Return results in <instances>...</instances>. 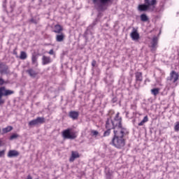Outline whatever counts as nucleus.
I'll return each mask as SVG.
<instances>
[{
	"mask_svg": "<svg viewBox=\"0 0 179 179\" xmlns=\"http://www.w3.org/2000/svg\"><path fill=\"white\" fill-rule=\"evenodd\" d=\"M52 61L51 60V57H47L45 55L42 57V64L43 65H48V64H51Z\"/></svg>",
	"mask_w": 179,
	"mask_h": 179,
	"instance_id": "18",
	"label": "nucleus"
},
{
	"mask_svg": "<svg viewBox=\"0 0 179 179\" xmlns=\"http://www.w3.org/2000/svg\"><path fill=\"white\" fill-rule=\"evenodd\" d=\"M159 41V38L157 36H154L151 41V51H156L157 48V43Z\"/></svg>",
	"mask_w": 179,
	"mask_h": 179,
	"instance_id": "11",
	"label": "nucleus"
},
{
	"mask_svg": "<svg viewBox=\"0 0 179 179\" xmlns=\"http://www.w3.org/2000/svg\"><path fill=\"white\" fill-rule=\"evenodd\" d=\"M15 91L7 90L5 87H0V97H6L8 96H11V94H14Z\"/></svg>",
	"mask_w": 179,
	"mask_h": 179,
	"instance_id": "5",
	"label": "nucleus"
},
{
	"mask_svg": "<svg viewBox=\"0 0 179 179\" xmlns=\"http://www.w3.org/2000/svg\"><path fill=\"white\" fill-rule=\"evenodd\" d=\"M113 103H117V98H113L112 99Z\"/></svg>",
	"mask_w": 179,
	"mask_h": 179,
	"instance_id": "38",
	"label": "nucleus"
},
{
	"mask_svg": "<svg viewBox=\"0 0 179 179\" xmlns=\"http://www.w3.org/2000/svg\"><path fill=\"white\" fill-rule=\"evenodd\" d=\"M20 155L16 150H10L7 154V157L9 159H12V157H17Z\"/></svg>",
	"mask_w": 179,
	"mask_h": 179,
	"instance_id": "13",
	"label": "nucleus"
},
{
	"mask_svg": "<svg viewBox=\"0 0 179 179\" xmlns=\"http://www.w3.org/2000/svg\"><path fill=\"white\" fill-rule=\"evenodd\" d=\"M0 73L1 75L6 74L8 75L9 73V67L3 63L0 64Z\"/></svg>",
	"mask_w": 179,
	"mask_h": 179,
	"instance_id": "9",
	"label": "nucleus"
},
{
	"mask_svg": "<svg viewBox=\"0 0 179 179\" xmlns=\"http://www.w3.org/2000/svg\"><path fill=\"white\" fill-rule=\"evenodd\" d=\"M62 136L64 139H75L76 134L71 133V129H67L62 131Z\"/></svg>",
	"mask_w": 179,
	"mask_h": 179,
	"instance_id": "6",
	"label": "nucleus"
},
{
	"mask_svg": "<svg viewBox=\"0 0 179 179\" xmlns=\"http://www.w3.org/2000/svg\"><path fill=\"white\" fill-rule=\"evenodd\" d=\"M96 64H97V62H96V60H92V66L94 67L96 66Z\"/></svg>",
	"mask_w": 179,
	"mask_h": 179,
	"instance_id": "35",
	"label": "nucleus"
},
{
	"mask_svg": "<svg viewBox=\"0 0 179 179\" xmlns=\"http://www.w3.org/2000/svg\"><path fill=\"white\" fill-rule=\"evenodd\" d=\"M147 82H150V80H149V78H146L145 80V83H146Z\"/></svg>",
	"mask_w": 179,
	"mask_h": 179,
	"instance_id": "39",
	"label": "nucleus"
},
{
	"mask_svg": "<svg viewBox=\"0 0 179 179\" xmlns=\"http://www.w3.org/2000/svg\"><path fill=\"white\" fill-rule=\"evenodd\" d=\"M148 121H149V117H148V115H146L143 117L141 122L138 124V127H143V125H145V124H146Z\"/></svg>",
	"mask_w": 179,
	"mask_h": 179,
	"instance_id": "23",
	"label": "nucleus"
},
{
	"mask_svg": "<svg viewBox=\"0 0 179 179\" xmlns=\"http://www.w3.org/2000/svg\"><path fill=\"white\" fill-rule=\"evenodd\" d=\"M31 22H32V23H36V22L34 21V19H31Z\"/></svg>",
	"mask_w": 179,
	"mask_h": 179,
	"instance_id": "40",
	"label": "nucleus"
},
{
	"mask_svg": "<svg viewBox=\"0 0 179 179\" xmlns=\"http://www.w3.org/2000/svg\"><path fill=\"white\" fill-rule=\"evenodd\" d=\"M1 143H2V141H0V146H1Z\"/></svg>",
	"mask_w": 179,
	"mask_h": 179,
	"instance_id": "42",
	"label": "nucleus"
},
{
	"mask_svg": "<svg viewBox=\"0 0 179 179\" xmlns=\"http://www.w3.org/2000/svg\"><path fill=\"white\" fill-rule=\"evenodd\" d=\"M95 9L97 10H106L108 6L113 4L114 0H91Z\"/></svg>",
	"mask_w": 179,
	"mask_h": 179,
	"instance_id": "3",
	"label": "nucleus"
},
{
	"mask_svg": "<svg viewBox=\"0 0 179 179\" xmlns=\"http://www.w3.org/2000/svg\"><path fill=\"white\" fill-rule=\"evenodd\" d=\"M131 108L135 111L136 110V106L135 104H131Z\"/></svg>",
	"mask_w": 179,
	"mask_h": 179,
	"instance_id": "33",
	"label": "nucleus"
},
{
	"mask_svg": "<svg viewBox=\"0 0 179 179\" xmlns=\"http://www.w3.org/2000/svg\"><path fill=\"white\" fill-rule=\"evenodd\" d=\"M48 54H50V55H54V50L51 49L49 52Z\"/></svg>",
	"mask_w": 179,
	"mask_h": 179,
	"instance_id": "36",
	"label": "nucleus"
},
{
	"mask_svg": "<svg viewBox=\"0 0 179 179\" xmlns=\"http://www.w3.org/2000/svg\"><path fill=\"white\" fill-rule=\"evenodd\" d=\"M13 54L16 55V54H17V53L16 52V51H14V52H13Z\"/></svg>",
	"mask_w": 179,
	"mask_h": 179,
	"instance_id": "41",
	"label": "nucleus"
},
{
	"mask_svg": "<svg viewBox=\"0 0 179 179\" xmlns=\"http://www.w3.org/2000/svg\"><path fill=\"white\" fill-rule=\"evenodd\" d=\"M78 157H80L79 152L76 151H72L71 156L69 158V162L72 163L75 162V159H78Z\"/></svg>",
	"mask_w": 179,
	"mask_h": 179,
	"instance_id": "17",
	"label": "nucleus"
},
{
	"mask_svg": "<svg viewBox=\"0 0 179 179\" xmlns=\"http://www.w3.org/2000/svg\"><path fill=\"white\" fill-rule=\"evenodd\" d=\"M5 156V150L0 151V157H3Z\"/></svg>",
	"mask_w": 179,
	"mask_h": 179,
	"instance_id": "32",
	"label": "nucleus"
},
{
	"mask_svg": "<svg viewBox=\"0 0 179 179\" xmlns=\"http://www.w3.org/2000/svg\"><path fill=\"white\" fill-rule=\"evenodd\" d=\"M20 58L21 59H26V58H27V54L26 53V52L22 51L20 52Z\"/></svg>",
	"mask_w": 179,
	"mask_h": 179,
	"instance_id": "27",
	"label": "nucleus"
},
{
	"mask_svg": "<svg viewBox=\"0 0 179 179\" xmlns=\"http://www.w3.org/2000/svg\"><path fill=\"white\" fill-rule=\"evenodd\" d=\"M37 179H38V178H37Z\"/></svg>",
	"mask_w": 179,
	"mask_h": 179,
	"instance_id": "43",
	"label": "nucleus"
},
{
	"mask_svg": "<svg viewBox=\"0 0 179 179\" xmlns=\"http://www.w3.org/2000/svg\"><path fill=\"white\" fill-rule=\"evenodd\" d=\"M159 91H160V89H159V88H154V89L151 90V93L154 96H157V94H158Z\"/></svg>",
	"mask_w": 179,
	"mask_h": 179,
	"instance_id": "26",
	"label": "nucleus"
},
{
	"mask_svg": "<svg viewBox=\"0 0 179 179\" xmlns=\"http://www.w3.org/2000/svg\"><path fill=\"white\" fill-rule=\"evenodd\" d=\"M92 135H94V136H97V135H99V131H97L96 130H92Z\"/></svg>",
	"mask_w": 179,
	"mask_h": 179,
	"instance_id": "31",
	"label": "nucleus"
},
{
	"mask_svg": "<svg viewBox=\"0 0 179 179\" xmlns=\"http://www.w3.org/2000/svg\"><path fill=\"white\" fill-rule=\"evenodd\" d=\"M140 18L141 22H148L149 20V17H148V15H146V14H141L140 15Z\"/></svg>",
	"mask_w": 179,
	"mask_h": 179,
	"instance_id": "24",
	"label": "nucleus"
},
{
	"mask_svg": "<svg viewBox=\"0 0 179 179\" xmlns=\"http://www.w3.org/2000/svg\"><path fill=\"white\" fill-rule=\"evenodd\" d=\"M27 73L31 76V78H36L37 76V73L33 70V69H29L27 71Z\"/></svg>",
	"mask_w": 179,
	"mask_h": 179,
	"instance_id": "22",
	"label": "nucleus"
},
{
	"mask_svg": "<svg viewBox=\"0 0 179 179\" xmlns=\"http://www.w3.org/2000/svg\"><path fill=\"white\" fill-rule=\"evenodd\" d=\"M64 38L65 34H64L63 33H61L60 34H57L56 36V41H57V43H62Z\"/></svg>",
	"mask_w": 179,
	"mask_h": 179,
	"instance_id": "20",
	"label": "nucleus"
},
{
	"mask_svg": "<svg viewBox=\"0 0 179 179\" xmlns=\"http://www.w3.org/2000/svg\"><path fill=\"white\" fill-rule=\"evenodd\" d=\"M134 75L136 80L135 86H136V85H141V83L142 82V80H143V76L142 74V72H136Z\"/></svg>",
	"mask_w": 179,
	"mask_h": 179,
	"instance_id": "8",
	"label": "nucleus"
},
{
	"mask_svg": "<svg viewBox=\"0 0 179 179\" xmlns=\"http://www.w3.org/2000/svg\"><path fill=\"white\" fill-rule=\"evenodd\" d=\"M12 129H13V127H12L11 126H8L3 129V134H8V132H10Z\"/></svg>",
	"mask_w": 179,
	"mask_h": 179,
	"instance_id": "25",
	"label": "nucleus"
},
{
	"mask_svg": "<svg viewBox=\"0 0 179 179\" xmlns=\"http://www.w3.org/2000/svg\"><path fill=\"white\" fill-rule=\"evenodd\" d=\"M175 132H178L179 131V122H176L174 126Z\"/></svg>",
	"mask_w": 179,
	"mask_h": 179,
	"instance_id": "29",
	"label": "nucleus"
},
{
	"mask_svg": "<svg viewBox=\"0 0 179 179\" xmlns=\"http://www.w3.org/2000/svg\"><path fill=\"white\" fill-rule=\"evenodd\" d=\"M1 104H5V100L2 99V97H0V106Z\"/></svg>",
	"mask_w": 179,
	"mask_h": 179,
	"instance_id": "34",
	"label": "nucleus"
},
{
	"mask_svg": "<svg viewBox=\"0 0 179 179\" xmlns=\"http://www.w3.org/2000/svg\"><path fill=\"white\" fill-rule=\"evenodd\" d=\"M106 129H114V124L113 122V120L110 118H108L106 122Z\"/></svg>",
	"mask_w": 179,
	"mask_h": 179,
	"instance_id": "16",
	"label": "nucleus"
},
{
	"mask_svg": "<svg viewBox=\"0 0 179 179\" xmlns=\"http://www.w3.org/2000/svg\"><path fill=\"white\" fill-rule=\"evenodd\" d=\"M37 59H38V56H37V55H32V57H31L32 65H35V66H37L38 65V63L37 62Z\"/></svg>",
	"mask_w": 179,
	"mask_h": 179,
	"instance_id": "21",
	"label": "nucleus"
},
{
	"mask_svg": "<svg viewBox=\"0 0 179 179\" xmlns=\"http://www.w3.org/2000/svg\"><path fill=\"white\" fill-rule=\"evenodd\" d=\"M69 117L75 121V120H78V118H79V112L71 110L69 113Z\"/></svg>",
	"mask_w": 179,
	"mask_h": 179,
	"instance_id": "15",
	"label": "nucleus"
},
{
	"mask_svg": "<svg viewBox=\"0 0 179 179\" xmlns=\"http://www.w3.org/2000/svg\"><path fill=\"white\" fill-rule=\"evenodd\" d=\"M3 83H5V80H3L2 78H0V85H3Z\"/></svg>",
	"mask_w": 179,
	"mask_h": 179,
	"instance_id": "37",
	"label": "nucleus"
},
{
	"mask_svg": "<svg viewBox=\"0 0 179 179\" xmlns=\"http://www.w3.org/2000/svg\"><path fill=\"white\" fill-rule=\"evenodd\" d=\"M19 135L17 134H13L10 136V139L12 141L13 139H16V138H18Z\"/></svg>",
	"mask_w": 179,
	"mask_h": 179,
	"instance_id": "30",
	"label": "nucleus"
},
{
	"mask_svg": "<svg viewBox=\"0 0 179 179\" xmlns=\"http://www.w3.org/2000/svg\"><path fill=\"white\" fill-rule=\"evenodd\" d=\"M45 122V118L43 117H38L35 120H32L29 122V127H33L34 125H40L41 124H44Z\"/></svg>",
	"mask_w": 179,
	"mask_h": 179,
	"instance_id": "4",
	"label": "nucleus"
},
{
	"mask_svg": "<svg viewBox=\"0 0 179 179\" xmlns=\"http://www.w3.org/2000/svg\"><path fill=\"white\" fill-rule=\"evenodd\" d=\"M111 134V129H107L106 131H104L103 133V136H110V134Z\"/></svg>",
	"mask_w": 179,
	"mask_h": 179,
	"instance_id": "28",
	"label": "nucleus"
},
{
	"mask_svg": "<svg viewBox=\"0 0 179 179\" xmlns=\"http://www.w3.org/2000/svg\"><path fill=\"white\" fill-rule=\"evenodd\" d=\"M129 134L128 130L121 131H113V137L111 140L110 145L116 149H124L126 145L125 136Z\"/></svg>",
	"mask_w": 179,
	"mask_h": 179,
	"instance_id": "1",
	"label": "nucleus"
},
{
	"mask_svg": "<svg viewBox=\"0 0 179 179\" xmlns=\"http://www.w3.org/2000/svg\"><path fill=\"white\" fill-rule=\"evenodd\" d=\"M144 3L150 8V12L155 10V5L157 3L156 0H144Z\"/></svg>",
	"mask_w": 179,
	"mask_h": 179,
	"instance_id": "7",
	"label": "nucleus"
},
{
	"mask_svg": "<svg viewBox=\"0 0 179 179\" xmlns=\"http://www.w3.org/2000/svg\"><path fill=\"white\" fill-rule=\"evenodd\" d=\"M179 74L178 73L172 71L170 73V80H173V83H176L178 80Z\"/></svg>",
	"mask_w": 179,
	"mask_h": 179,
	"instance_id": "14",
	"label": "nucleus"
},
{
	"mask_svg": "<svg viewBox=\"0 0 179 179\" xmlns=\"http://www.w3.org/2000/svg\"><path fill=\"white\" fill-rule=\"evenodd\" d=\"M112 122H113V132L128 131V129L122 126V117L120 116V112L117 113Z\"/></svg>",
	"mask_w": 179,
	"mask_h": 179,
	"instance_id": "2",
	"label": "nucleus"
},
{
	"mask_svg": "<svg viewBox=\"0 0 179 179\" xmlns=\"http://www.w3.org/2000/svg\"><path fill=\"white\" fill-rule=\"evenodd\" d=\"M130 37L133 40V41H138L140 38L139 33L135 29H133V31L130 34Z\"/></svg>",
	"mask_w": 179,
	"mask_h": 179,
	"instance_id": "10",
	"label": "nucleus"
},
{
	"mask_svg": "<svg viewBox=\"0 0 179 179\" xmlns=\"http://www.w3.org/2000/svg\"><path fill=\"white\" fill-rule=\"evenodd\" d=\"M137 9L138 12H146L148 10V12H150V8L145 3H144V4H139Z\"/></svg>",
	"mask_w": 179,
	"mask_h": 179,
	"instance_id": "12",
	"label": "nucleus"
},
{
	"mask_svg": "<svg viewBox=\"0 0 179 179\" xmlns=\"http://www.w3.org/2000/svg\"><path fill=\"white\" fill-rule=\"evenodd\" d=\"M64 30V28H62V26L59 24L55 25V29L54 33H57V34H61V32Z\"/></svg>",
	"mask_w": 179,
	"mask_h": 179,
	"instance_id": "19",
	"label": "nucleus"
}]
</instances>
